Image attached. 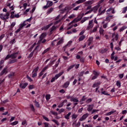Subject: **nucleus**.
<instances>
[{
  "instance_id": "1",
  "label": "nucleus",
  "mask_w": 127,
  "mask_h": 127,
  "mask_svg": "<svg viewBox=\"0 0 127 127\" xmlns=\"http://www.w3.org/2000/svg\"><path fill=\"white\" fill-rule=\"evenodd\" d=\"M83 16H84V13H82L81 14L79 15L78 16V18H75L73 19L70 23L69 24H71L72 23H74V22H78V21H80V20H81L82 18H83Z\"/></svg>"
},
{
  "instance_id": "2",
  "label": "nucleus",
  "mask_w": 127,
  "mask_h": 127,
  "mask_svg": "<svg viewBox=\"0 0 127 127\" xmlns=\"http://www.w3.org/2000/svg\"><path fill=\"white\" fill-rule=\"evenodd\" d=\"M52 5H53V2L51 1H48L46 5L44 6L43 8H48V7H50Z\"/></svg>"
},
{
  "instance_id": "3",
  "label": "nucleus",
  "mask_w": 127,
  "mask_h": 127,
  "mask_svg": "<svg viewBox=\"0 0 127 127\" xmlns=\"http://www.w3.org/2000/svg\"><path fill=\"white\" fill-rule=\"evenodd\" d=\"M89 117V114L88 113H86L84 114L80 119L79 121L80 122H83V121H85V119L86 118H88Z\"/></svg>"
},
{
  "instance_id": "4",
  "label": "nucleus",
  "mask_w": 127,
  "mask_h": 127,
  "mask_svg": "<svg viewBox=\"0 0 127 127\" xmlns=\"http://www.w3.org/2000/svg\"><path fill=\"white\" fill-rule=\"evenodd\" d=\"M99 7H100V5L97 4V5L95 6L91 9L92 11H93L94 12V13H96L97 11H98V9H99Z\"/></svg>"
},
{
  "instance_id": "5",
  "label": "nucleus",
  "mask_w": 127,
  "mask_h": 127,
  "mask_svg": "<svg viewBox=\"0 0 127 127\" xmlns=\"http://www.w3.org/2000/svg\"><path fill=\"white\" fill-rule=\"evenodd\" d=\"M94 25H93V20H90L89 22L88 26L86 28V30H90L91 28H92Z\"/></svg>"
},
{
  "instance_id": "6",
  "label": "nucleus",
  "mask_w": 127,
  "mask_h": 127,
  "mask_svg": "<svg viewBox=\"0 0 127 127\" xmlns=\"http://www.w3.org/2000/svg\"><path fill=\"white\" fill-rule=\"evenodd\" d=\"M94 2V0H89L85 2L84 4L85 6H88V5H91L93 4Z\"/></svg>"
},
{
  "instance_id": "7",
  "label": "nucleus",
  "mask_w": 127,
  "mask_h": 127,
  "mask_svg": "<svg viewBox=\"0 0 127 127\" xmlns=\"http://www.w3.org/2000/svg\"><path fill=\"white\" fill-rule=\"evenodd\" d=\"M17 55H18V52L14 53L11 55H10V57L12 59H15L16 57H17Z\"/></svg>"
},
{
  "instance_id": "8",
  "label": "nucleus",
  "mask_w": 127,
  "mask_h": 127,
  "mask_svg": "<svg viewBox=\"0 0 127 127\" xmlns=\"http://www.w3.org/2000/svg\"><path fill=\"white\" fill-rule=\"evenodd\" d=\"M28 85V83H27V82H26L24 84L20 83L19 84V87H20V88H21L22 89H25L26 88V87H27Z\"/></svg>"
},
{
  "instance_id": "9",
  "label": "nucleus",
  "mask_w": 127,
  "mask_h": 127,
  "mask_svg": "<svg viewBox=\"0 0 127 127\" xmlns=\"http://www.w3.org/2000/svg\"><path fill=\"white\" fill-rule=\"evenodd\" d=\"M102 9V7H100L98 10V15H102V14H104L105 12H106V8L103 9V11H101Z\"/></svg>"
},
{
  "instance_id": "10",
  "label": "nucleus",
  "mask_w": 127,
  "mask_h": 127,
  "mask_svg": "<svg viewBox=\"0 0 127 127\" xmlns=\"http://www.w3.org/2000/svg\"><path fill=\"white\" fill-rule=\"evenodd\" d=\"M64 73V71H61L59 74H56L54 77L55 78L56 80H57V79H58L59 77H61V76H62V75H63Z\"/></svg>"
},
{
  "instance_id": "11",
  "label": "nucleus",
  "mask_w": 127,
  "mask_h": 127,
  "mask_svg": "<svg viewBox=\"0 0 127 127\" xmlns=\"http://www.w3.org/2000/svg\"><path fill=\"white\" fill-rule=\"evenodd\" d=\"M46 36V34L45 33H43L40 36V40L39 41V42H41L42 41V39L45 38V37Z\"/></svg>"
},
{
  "instance_id": "12",
  "label": "nucleus",
  "mask_w": 127,
  "mask_h": 127,
  "mask_svg": "<svg viewBox=\"0 0 127 127\" xmlns=\"http://www.w3.org/2000/svg\"><path fill=\"white\" fill-rule=\"evenodd\" d=\"M7 67H4L3 70H2V71L0 72V76H2V75H3V74H7Z\"/></svg>"
},
{
  "instance_id": "13",
  "label": "nucleus",
  "mask_w": 127,
  "mask_h": 127,
  "mask_svg": "<svg viewBox=\"0 0 127 127\" xmlns=\"http://www.w3.org/2000/svg\"><path fill=\"white\" fill-rule=\"evenodd\" d=\"M93 108H94V105H88V108L87 109L88 112H91L93 110Z\"/></svg>"
},
{
  "instance_id": "14",
  "label": "nucleus",
  "mask_w": 127,
  "mask_h": 127,
  "mask_svg": "<svg viewBox=\"0 0 127 127\" xmlns=\"http://www.w3.org/2000/svg\"><path fill=\"white\" fill-rule=\"evenodd\" d=\"M71 43H72V41H69V42L67 43V44L65 46H64V51H65V48H67V47H68V46L69 47H70V45H71Z\"/></svg>"
},
{
  "instance_id": "15",
  "label": "nucleus",
  "mask_w": 127,
  "mask_h": 127,
  "mask_svg": "<svg viewBox=\"0 0 127 127\" xmlns=\"http://www.w3.org/2000/svg\"><path fill=\"white\" fill-rule=\"evenodd\" d=\"M115 40H116V41H118V39H119V35H118V34H117L116 35L115 33H113V34H112V38H114V37H115Z\"/></svg>"
},
{
  "instance_id": "16",
  "label": "nucleus",
  "mask_w": 127,
  "mask_h": 127,
  "mask_svg": "<svg viewBox=\"0 0 127 127\" xmlns=\"http://www.w3.org/2000/svg\"><path fill=\"white\" fill-rule=\"evenodd\" d=\"M100 85H101V82H97L95 83L93 86L92 87L93 88H96V87H99V86H100Z\"/></svg>"
},
{
  "instance_id": "17",
  "label": "nucleus",
  "mask_w": 127,
  "mask_h": 127,
  "mask_svg": "<svg viewBox=\"0 0 127 127\" xmlns=\"http://www.w3.org/2000/svg\"><path fill=\"white\" fill-rule=\"evenodd\" d=\"M17 60L13 59V60H9L8 63V64H12L13 63H15L16 62H17Z\"/></svg>"
},
{
  "instance_id": "18",
  "label": "nucleus",
  "mask_w": 127,
  "mask_h": 127,
  "mask_svg": "<svg viewBox=\"0 0 127 127\" xmlns=\"http://www.w3.org/2000/svg\"><path fill=\"white\" fill-rule=\"evenodd\" d=\"M52 25H53V23H51L47 26H44L45 30H47V29H48L51 26H52Z\"/></svg>"
},
{
  "instance_id": "19",
  "label": "nucleus",
  "mask_w": 127,
  "mask_h": 127,
  "mask_svg": "<svg viewBox=\"0 0 127 127\" xmlns=\"http://www.w3.org/2000/svg\"><path fill=\"white\" fill-rule=\"evenodd\" d=\"M89 19V17H84L80 21L81 23H84L86 21V20H88Z\"/></svg>"
},
{
  "instance_id": "20",
  "label": "nucleus",
  "mask_w": 127,
  "mask_h": 127,
  "mask_svg": "<svg viewBox=\"0 0 127 127\" xmlns=\"http://www.w3.org/2000/svg\"><path fill=\"white\" fill-rule=\"evenodd\" d=\"M69 85H70V82L69 81H66L63 87L64 88H68L69 86Z\"/></svg>"
},
{
  "instance_id": "21",
  "label": "nucleus",
  "mask_w": 127,
  "mask_h": 127,
  "mask_svg": "<svg viewBox=\"0 0 127 127\" xmlns=\"http://www.w3.org/2000/svg\"><path fill=\"white\" fill-rule=\"evenodd\" d=\"M85 1H86V0H78L76 1L75 3H77V4H80V3H83V2H85Z\"/></svg>"
},
{
  "instance_id": "22",
  "label": "nucleus",
  "mask_w": 127,
  "mask_h": 127,
  "mask_svg": "<svg viewBox=\"0 0 127 127\" xmlns=\"http://www.w3.org/2000/svg\"><path fill=\"white\" fill-rule=\"evenodd\" d=\"M70 116H71V112H69L67 115L64 116V118L66 120H69L70 119Z\"/></svg>"
},
{
  "instance_id": "23",
  "label": "nucleus",
  "mask_w": 127,
  "mask_h": 127,
  "mask_svg": "<svg viewBox=\"0 0 127 127\" xmlns=\"http://www.w3.org/2000/svg\"><path fill=\"white\" fill-rule=\"evenodd\" d=\"M87 98H86V96H83L82 98V99L80 100V103H81V104H84V103H82V102H85Z\"/></svg>"
},
{
  "instance_id": "24",
  "label": "nucleus",
  "mask_w": 127,
  "mask_h": 127,
  "mask_svg": "<svg viewBox=\"0 0 127 127\" xmlns=\"http://www.w3.org/2000/svg\"><path fill=\"white\" fill-rule=\"evenodd\" d=\"M104 29L100 28L99 30V33L100 35H102V36H104Z\"/></svg>"
},
{
  "instance_id": "25",
  "label": "nucleus",
  "mask_w": 127,
  "mask_h": 127,
  "mask_svg": "<svg viewBox=\"0 0 127 127\" xmlns=\"http://www.w3.org/2000/svg\"><path fill=\"white\" fill-rule=\"evenodd\" d=\"M85 38H86V36H85V35H82L79 37V41H82L84 40V39H85Z\"/></svg>"
},
{
  "instance_id": "26",
  "label": "nucleus",
  "mask_w": 127,
  "mask_h": 127,
  "mask_svg": "<svg viewBox=\"0 0 127 127\" xmlns=\"http://www.w3.org/2000/svg\"><path fill=\"white\" fill-rule=\"evenodd\" d=\"M25 25H26V24H25V22H24L23 23L20 24L19 28L22 29L23 27H24V26H25Z\"/></svg>"
},
{
  "instance_id": "27",
  "label": "nucleus",
  "mask_w": 127,
  "mask_h": 127,
  "mask_svg": "<svg viewBox=\"0 0 127 127\" xmlns=\"http://www.w3.org/2000/svg\"><path fill=\"white\" fill-rule=\"evenodd\" d=\"M49 50H50V48H48L47 49L45 50L42 54V55H44V54L47 53Z\"/></svg>"
},
{
  "instance_id": "28",
  "label": "nucleus",
  "mask_w": 127,
  "mask_h": 127,
  "mask_svg": "<svg viewBox=\"0 0 127 127\" xmlns=\"http://www.w3.org/2000/svg\"><path fill=\"white\" fill-rule=\"evenodd\" d=\"M93 74L94 75V76H96L97 77H99V75H100V73L99 72L96 71V70L93 71Z\"/></svg>"
},
{
  "instance_id": "29",
  "label": "nucleus",
  "mask_w": 127,
  "mask_h": 127,
  "mask_svg": "<svg viewBox=\"0 0 127 127\" xmlns=\"http://www.w3.org/2000/svg\"><path fill=\"white\" fill-rule=\"evenodd\" d=\"M75 67V64H72L70 65L67 69V71L69 72L71 70V69H73Z\"/></svg>"
},
{
  "instance_id": "30",
  "label": "nucleus",
  "mask_w": 127,
  "mask_h": 127,
  "mask_svg": "<svg viewBox=\"0 0 127 127\" xmlns=\"http://www.w3.org/2000/svg\"><path fill=\"white\" fill-rule=\"evenodd\" d=\"M26 78L28 80V81H29V82H33V80L31 79V77H30V76H29L28 75H26Z\"/></svg>"
},
{
  "instance_id": "31",
  "label": "nucleus",
  "mask_w": 127,
  "mask_h": 127,
  "mask_svg": "<svg viewBox=\"0 0 127 127\" xmlns=\"http://www.w3.org/2000/svg\"><path fill=\"white\" fill-rule=\"evenodd\" d=\"M51 98V95H50V94H47L46 95V100L47 101H49Z\"/></svg>"
},
{
  "instance_id": "32",
  "label": "nucleus",
  "mask_w": 127,
  "mask_h": 127,
  "mask_svg": "<svg viewBox=\"0 0 127 127\" xmlns=\"http://www.w3.org/2000/svg\"><path fill=\"white\" fill-rule=\"evenodd\" d=\"M35 106L37 108H40V105L39 104V102L35 100Z\"/></svg>"
},
{
  "instance_id": "33",
  "label": "nucleus",
  "mask_w": 127,
  "mask_h": 127,
  "mask_svg": "<svg viewBox=\"0 0 127 127\" xmlns=\"http://www.w3.org/2000/svg\"><path fill=\"white\" fill-rule=\"evenodd\" d=\"M10 14H11L10 16V18H11V19H13V18H14L15 17L14 12V11L11 12Z\"/></svg>"
},
{
  "instance_id": "34",
  "label": "nucleus",
  "mask_w": 127,
  "mask_h": 127,
  "mask_svg": "<svg viewBox=\"0 0 127 127\" xmlns=\"http://www.w3.org/2000/svg\"><path fill=\"white\" fill-rule=\"evenodd\" d=\"M18 124V121H14V122L11 123L10 125L11 126H16Z\"/></svg>"
},
{
  "instance_id": "35",
  "label": "nucleus",
  "mask_w": 127,
  "mask_h": 127,
  "mask_svg": "<svg viewBox=\"0 0 127 127\" xmlns=\"http://www.w3.org/2000/svg\"><path fill=\"white\" fill-rule=\"evenodd\" d=\"M39 69V67L37 66L36 68H34L33 70L32 73H37V71H38Z\"/></svg>"
},
{
  "instance_id": "36",
  "label": "nucleus",
  "mask_w": 127,
  "mask_h": 127,
  "mask_svg": "<svg viewBox=\"0 0 127 127\" xmlns=\"http://www.w3.org/2000/svg\"><path fill=\"white\" fill-rule=\"evenodd\" d=\"M85 74V71H82L78 73V75L79 77H82Z\"/></svg>"
},
{
  "instance_id": "37",
  "label": "nucleus",
  "mask_w": 127,
  "mask_h": 127,
  "mask_svg": "<svg viewBox=\"0 0 127 127\" xmlns=\"http://www.w3.org/2000/svg\"><path fill=\"white\" fill-rule=\"evenodd\" d=\"M55 29H56V26L55 25L53 26L50 29V32H53L54 30H55Z\"/></svg>"
},
{
  "instance_id": "38",
  "label": "nucleus",
  "mask_w": 127,
  "mask_h": 127,
  "mask_svg": "<svg viewBox=\"0 0 127 127\" xmlns=\"http://www.w3.org/2000/svg\"><path fill=\"white\" fill-rule=\"evenodd\" d=\"M29 10H30V8L27 9L23 12L24 15H27V12H29Z\"/></svg>"
},
{
  "instance_id": "39",
  "label": "nucleus",
  "mask_w": 127,
  "mask_h": 127,
  "mask_svg": "<svg viewBox=\"0 0 127 127\" xmlns=\"http://www.w3.org/2000/svg\"><path fill=\"white\" fill-rule=\"evenodd\" d=\"M101 94H103V95H105V96H110V94L108 93V92L106 91H102Z\"/></svg>"
},
{
  "instance_id": "40",
  "label": "nucleus",
  "mask_w": 127,
  "mask_h": 127,
  "mask_svg": "<svg viewBox=\"0 0 127 127\" xmlns=\"http://www.w3.org/2000/svg\"><path fill=\"white\" fill-rule=\"evenodd\" d=\"M116 112H117L116 110L114 111H111L107 113V116H111V115H113V114H114V113H116Z\"/></svg>"
},
{
  "instance_id": "41",
  "label": "nucleus",
  "mask_w": 127,
  "mask_h": 127,
  "mask_svg": "<svg viewBox=\"0 0 127 127\" xmlns=\"http://www.w3.org/2000/svg\"><path fill=\"white\" fill-rule=\"evenodd\" d=\"M53 9H54V8H53V7H51L50 9H49L48 10V13H51V12H52V11H53Z\"/></svg>"
},
{
  "instance_id": "42",
  "label": "nucleus",
  "mask_w": 127,
  "mask_h": 127,
  "mask_svg": "<svg viewBox=\"0 0 127 127\" xmlns=\"http://www.w3.org/2000/svg\"><path fill=\"white\" fill-rule=\"evenodd\" d=\"M30 108H31V109L32 111H33V112H34V111H35V109L34 108V106H33V104H30Z\"/></svg>"
},
{
  "instance_id": "43",
  "label": "nucleus",
  "mask_w": 127,
  "mask_h": 127,
  "mask_svg": "<svg viewBox=\"0 0 127 127\" xmlns=\"http://www.w3.org/2000/svg\"><path fill=\"white\" fill-rule=\"evenodd\" d=\"M52 122H53V123H55V124H56L57 126H59V122H58L57 120L54 119V120H52Z\"/></svg>"
},
{
  "instance_id": "44",
  "label": "nucleus",
  "mask_w": 127,
  "mask_h": 127,
  "mask_svg": "<svg viewBox=\"0 0 127 127\" xmlns=\"http://www.w3.org/2000/svg\"><path fill=\"white\" fill-rule=\"evenodd\" d=\"M52 122H53V123H55V124H56L57 126H59V122H58L57 120L54 119V120H52Z\"/></svg>"
},
{
  "instance_id": "45",
  "label": "nucleus",
  "mask_w": 127,
  "mask_h": 127,
  "mask_svg": "<svg viewBox=\"0 0 127 127\" xmlns=\"http://www.w3.org/2000/svg\"><path fill=\"white\" fill-rule=\"evenodd\" d=\"M77 117H78V115L76 114H73L72 116V120H76V119H77Z\"/></svg>"
},
{
  "instance_id": "46",
  "label": "nucleus",
  "mask_w": 127,
  "mask_h": 127,
  "mask_svg": "<svg viewBox=\"0 0 127 127\" xmlns=\"http://www.w3.org/2000/svg\"><path fill=\"white\" fill-rule=\"evenodd\" d=\"M32 78H35V77L37 76V72H32Z\"/></svg>"
},
{
  "instance_id": "47",
  "label": "nucleus",
  "mask_w": 127,
  "mask_h": 127,
  "mask_svg": "<svg viewBox=\"0 0 127 127\" xmlns=\"http://www.w3.org/2000/svg\"><path fill=\"white\" fill-rule=\"evenodd\" d=\"M116 85L117 87H119V88H120L121 87V81H117L116 82Z\"/></svg>"
},
{
  "instance_id": "48",
  "label": "nucleus",
  "mask_w": 127,
  "mask_h": 127,
  "mask_svg": "<svg viewBox=\"0 0 127 127\" xmlns=\"http://www.w3.org/2000/svg\"><path fill=\"white\" fill-rule=\"evenodd\" d=\"M63 42V39H61L58 43L57 45L58 46V45H60V44H62V43Z\"/></svg>"
},
{
  "instance_id": "49",
  "label": "nucleus",
  "mask_w": 127,
  "mask_h": 127,
  "mask_svg": "<svg viewBox=\"0 0 127 127\" xmlns=\"http://www.w3.org/2000/svg\"><path fill=\"white\" fill-rule=\"evenodd\" d=\"M12 77H14V72H13L12 74H9L8 75V77L10 79Z\"/></svg>"
},
{
  "instance_id": "50",
  "label": "nucleus",
  "mask_w": 127,
  "mask_h": 127,
  "mask_svg": "<svg viewBox=\"0 0 127 127\" xmlns=\"http://www.w3.org/2000/svg\"><path fill=\"white\" fill-rule=\"evenodd\" d=\"M127 7H125L123 8L122 13H126V12H127Z\"/></svg>"
},
{
  "instance_id": "51",
  "label": "nucleus",
  "mask_w": 127,
  "mask_h": 127,
  "mask_svg": "<svg viewBox=\"0 0 127 127\" xmlns=\"http://www.w3.org/2000/svg\"><path fill=\"white\" fill-rule=\"evenodd\" d=\"M28 89H29V90H32V89H34V86L33 85H29Z\"/></svg>"
},
{
  "instance_id": "52",
  "label": "nucleus",
  "mask_w": 127,
  "mask_h": 127,
  "mask_svg": "<svg viewBox=\"0 0 127 127\" xmlns=\"http://www.w3.org/2000/svg\"><path fill=\"white\" fill-rule=\"evenodd\" d=\"M51 113L52 115H54V116H58V113H57V112L51 111Z\"/></svg>"
},
{
  "instance_id": "53",
  "label": "nucleus",
  "mask_w": 127,
  "mask_h": 127,
  "mask_svg": "<svg viewBox=\"0 0 127 127\" xmlns=\"http://www.w3.org/2000/svg\"><path fill=\"white\" fill-rule=\"evenodd\" d=\"M113 15H108L106 17V19H107V20H110V19H111Z\"/></svg>"
},
{
  "instance_id": "54",
  "label": "nucleus",
  "mask_w": 127,
  "mask_h": 127,
  "mask_svg": "<svg viewBox=\"0 0 127 127\" xmlns=\"http://www.w3.org/2000/svg\"><path fill=\"white\" fill-rule=\"evenodd\" d=\"M91 102H92V98H89L86 101V103L87 104L91 103Z\"/></svg>"
},
{
  "instance_id": "55",
  "label": "nucleus",
  "mask_w": 127,
  "mask_h": 127,
  "mask_svg": "<svg viewBox=\"0 0 127 127\" xmlns=\"http://www.w3.org/2000/svg\"><path fill=\"white\" fill-rule=\"evenodd\" d=\"M80 61L81 63H84L85 62V59L84 58H80Z\"/></svg>"
},
{
  "instance_id": "56",
  "label": "nucleus",
  "mask_w": 127,
  "mask_h": 127,
  "mask_svg": "<svg viewBox=\"0 0 127 127\" xmlns=\"http://www.w3.org/2000/svg\"><path fill=\"white\" fill-rule=\"evenodd\" d=\"M5 16H4V15L3 16V15L2 14H0V18H1V19H2V20H4L5 19Z\"/></svg>"
},
{
  "instance_id": "57",
  "label": "nucleus",
  "mask_w": 127,
  "mask_h": 127,
  "mask_svg": "<svg viewBox=\"0 0 127 127\" xmlns=\"http://www.w3.org/2000/svg\"><path fill=\"white\" fill-rule=\"evenodd\" d=\"M27 3H24L23 4V6L24 7V9H26V7H27Z\"/></svg>"
},
{
  "instance_id": "58",
  "label": "nucleus",
  "mask_w": 127,
  "mask_h": 127,
  "mask_svg": "<svg viewBox=\"0 0 127 127\" xmlns=\"http://www.w3.org/2000/svg\"><path fill=\"white\" fill-rule=\"evenodd\" d=\"M93 39V37H89L87 41H89V42H92Z\"/></svg>"
},
{
  "instance_id": "59",
  "label": "nucleus",
  "mask_w": 127,
  "mask_h": 127,
  "mask_svg": "<svg viewBox=\"0 0 127 127\" xmlns=\"http://www.w3.org/2000/svg\"><path fill=\"white\" fill-rule=\"evenodd\" d=\"M65 111L64 109L62 108L61 110L59 111V114H61V113H63Z\"/></svg>"
},
{
  "instance_id": "60",
  "label": "nucleus",
  "mask_w": 127,
  "mask_h": 127,
  "mask_svg": "<svg viewBox=\"0 0 127 127\" xmlns=\"http://www.w3.org/2000/svg\"><path fill=\"white\" fill-rule=\"evenodd\" d=\"M47 69H48V65L46 66L43 68V69L42 70V72H44Z\"/></svg>"
},
{
  "instance_id": "61",
  "label": "nucleus",
  "mask_w": 127,
  "mask_h": 127,
  "mask_svg": "<svg viewBox=\"0 0 127 127\" xmlns=\"http://www.w3.org/2000/svg\"><path fill=\"white\" fill-rule=\"evenodd\" d=\"M10 43V44H13L14 43H15V39L11 40Z\"/></svg>"
},
{
  "instance_id": "62",
  "label": "nucleus",
  "mask_w": 127,
  "mask_h": 127,
  "mask_svg": "<svg viewBox=\"0 0 127 127\" xmlns=\"http://www.w3.org/2000/svg\"><path fill=\"white\" fill-rule=\"evenodd\" d=\"M119 77L120 79H123L124 78V74L121 73L119 75Z\"/></svg>"
},
{
  "instance_id": "63",
  "label": "nucleus",
  "mask_w": 127,
  "mask_h": 127,
  "mask_svg": "<svg viewBox=\"0 0 127 127\" xmlns=\"http://www.w3.org/2000/svg\"><path fill=\"white\" fill-rule=\"evenodd\" d=\"M15 25V23L12 22V24L10 25L11 28H13Z\"/></svg>"
},
{
  "instance_id": "64",
  "label": "nucleus",
  "mask_w": 127,
  "mask_h": 127,
  "mask_svg": "<svg viewBox=\"0 0 127 127\" xmlns=\"http://www.w3.org/2000/svg\"><path fill=\"white\" fill-rule=\"evenodd\" d=\"M59 92L61 93V94H64L65 93V90H64V89H61Z\"/></svg>"
}]
</instances>
